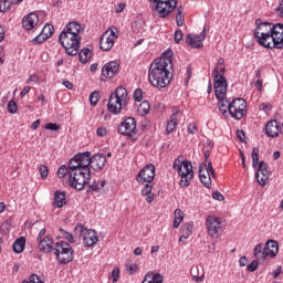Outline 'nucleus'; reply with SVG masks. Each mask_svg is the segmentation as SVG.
Wrapping results in <instances>:
<instances>
[{
    "label": "nucleus",
    "instance_id": "e433bc0d",
    "mask_svg": "<svg viewBox=\"0 0 283 283\" xmlns=\"http://www.w3.org/2000/svg\"><path fill=\"white\" fill-rule=\"evenodd\" d=\"M41 33L45 35V39H50V36H52V34H54V25L45 24L44 28L42 29Z\"/></svg>",
    "mask_w": 283,
    "mask_h": 283
},
{
    "label": "nucleus",
    "instance_id": "603ef678",
    "mask_svg": "<svg viewBox=\"0 0 283 283\" xmlns=\"http://www.w3.org/2000/svg\"><path fill=\"white\" fill-rule=\"evenodd\" d=\"M86 191L87 193H91V191H101V186H98L96 181H93V184L88 186V189Z\"/></svg>",
    "mask_w": 283,
    "mask_h": 283
},
{
    "label": "nucleus",
    "instance_id": "052dcab7",
    "mask_svg": "<svg viewBox=\"0 0 283 283\" xmlns=\"http://www.w3.org/2000/svg\"><path fill=\"white\" fill-rule=\"evenodd\" d=\"M6 10H10V4H8V0H3L0 2V12H6Z\"/></svg>",
    "mask_w": 283,
    "mask_h": 283
},
{
    "label": "nucleus",
    "instance_id": "e2e57ef3",
    "mask_svg": "<svg viewBox=\"0 0 283 283\" xmlns=\"http://www.w3.org/2000/svg\"><path fill=\"white\" fill-rule=\"evenodd\" d=\"M97 136L103 138V136H107V128L106 127H99L96 130Z\"/></svg>",
    "mask_w": 283,
    "mask_h": 283
},
{
    "label": "nucleus",
    "instance_id": "ddd939ff",
    "mask_svg": "<svg viewBox=\"0 0 283 283\" xmlns=\"http://www.w3.org/2000/svg\"><path fill=\"white\" fill-rule=\"evenodd\" d=\"M212 76L214 80V83H213L214 94L220 98L222 94H227V87H229V84L227 83V77L220 74V72L218 71V67H216L212 71Z\"/></svg>",
    "mask_w": 283,
    "mask_h": 283
},
{
    "label": "nucleus",
    "instance_id": "8fccbe9b",
    "mask_svg": "<svg viewBox=\"0 0 283 283\" xmlns=\"http://www.w3.org/2000/svg\"><path fill=\"white\" fill-rule=\"evenodd\" d=\"M44 129H49L51 132H59L61 129V126L54 123H49L44 126Z\"/></svg>",
    "mask_w": 283,
    "mask_h": 283
},
{
    "label": "nucleus",
    "instance_id": "a211bd4d",
    "mask_svg": "<svg viewBox=\"0 0 283 283\" xmlns=\"http://www.w3.org/2000/svg\"><path fill=\"white\" fill-rule=\"evenodd\" d=\"M179 116H182V113L180 112V107L174 106L170 120H168L166 125V136H169V134H174V132H176Z\"/></svg>",
    "mask_w": 283,
    "mask_h": 283
},
{
    "label": "nucleus",
    "instance_id": "0eeeda50",
    "mask_svg": "<svg viewBox=\"0 0 283 283\" xmlns=\"http://www.w3.org/2000/svg\"><path fill=\"white\" fill-rule=\"evenodd\" d=\"M174 169H177L178 176H180V187H189L193 179V166L189 160H175L172 164Z\"/></svg>",
    "mask_w": 283,
    "mask_h": 283
},
{
    "label": "nucleus",
    "instance_id": "4c0bfd02",
    "mask_svg": "<svg viewBox=\"0 0 283 283\" xmlns=\"http://www.w3.org/2000/svg\"><path fill=\"white\" fill-rule=\"evenodd\" d=\"M60 233H61L62 238H64V240H67V242H70L71 244H74V242H76L74 240V234L63 230V228H60Z\"/></svg>",
    "mask_w": 283,
    "mask_h": 283
},
{
    "label": "nucleus",
    "instance_id": "a878e982",
    "mask_svg": "<svg viewBox=\"0 0 283 283\" xmlns=\"http://www.w3.org/2000/svg\"><path fill=\"white\" fill-rule=\"evenodd\" d=\"M205 169H207V164H201L199 166V179L200 182L203 184V187H206L207 189L211 188V175H209V171H205Z\"/></svg>",
    "mask_w": 283,
    "mask_h": 283
},
{
    "label": "nucleus",
    "instance_id": "f3484780",
    "mask_svg": "<svg viewBox=\"0 0 283 283\" xmlns=\"http://www.w3.org/2000/svg\"><path fill=\"white\" fill-rule=\"evenodd\" d=\"M118 134L122 136H132L136 132V118L127 117L122 122L117 128Z\"/></svg>",
    "mask_w": 283,
    "mask_h": 283
},
{
    "label": "nucleus",
    "instance_id": "393cba45",
    "mask_svg": "<svg viewBox=\"0 0 283 283\" xmlns=\"http://www.w3.org/2000/svg\"><path fill=\"white\" fill-rule=\"evenodd\" d=\"M265 134L269 138H277L280 136V123L273 119L266 123Z\"/></svg>",
    "mask_w": 283,
    "mask_h": 283
},
{
    "label": "nucleus",
    "instance_id": "7ed1b4c3",
    "mask_svg": "<svg viewBox=\"0 0 283 283\" xmlns=\"http://www.w3.org/2000/svg\"><path fill=\"white\" fill-rule=\"evenodd\" d=\"M127 88L118 86L113 93H111L107 109L111 114L118 115L123 112V108L127 106Z\"/></svg>",
    "mask_w": 283,
    "mask_h": 283
},
{
    "label": "nucleus",
    "instance_id": "338daca9",
    "mask_svg": "<svg viewBox=\"0 0 283 283\" xmlns=\"http://www.w3.org/2000/svg\"><path fill=\"white\" fill-rule=\"evenodd\" d=\"M260 109H263V112H271L272 106L271 104L262 103L260 104Z\"/></svg>",
    "mask_w": 283,
    "mask_h": 283
},
{
    "label": "nucleus",
    "instance_id": "4d7b16f0",
    "mask_svg": "<svg viewBox=\"0 0 283 283\" xmlns=\"http://www.w3.org/2000/svg\"><path fill=\"white\" fill-rule=\"evenodd\" d=\"M57 176H59V178H65V176H67V167L61 166L57 169Z\"/></svg>",
    "mask_w": 283,
    "mask_h": 283
},
{
    "label": "nucleus",
    "instance_id": "6ab92c4d",
    "mask_svg": "<svg viewBox=\"0 0 283 283\" xmlns=\"http://www.w3.org/2000/svg\"><path fill=\"white\" fill-rule=\"evenodd\" d=\"M75 160H78L80 169H84L85 171H91L92 166V153L84 151L75 155Z\"/></svg>",
    "mask_w": 283,
    "mask_h": 283
},
{
    "label": "nucleus",
    "instance_id": "c85d7f7f",
    "mask_svg": "<svg viewBox=\"0 0 283 283\" xmlns=\"http://www.w3.org/2000/svg\"><path fill=\"white\" fill-rule=\"evenodd\" d=\"M13 253H23L25 251V237L18 238L12 244Z\"/></svg>",
    "mask_w": 283,
    "mask_h": 283
},
{
    "label": "nucleus",
    "instance_id": "6e6552de",
    "mask_svg": "<svg viewBox=\"0 0 283 283\" xmlns=\"http://www.w3.org/2000/svg\"><path fill=\"white\" fill-rule=\"evenodd\" d=\"M53 251L60 264H70L74 261V249L65 241L56 242Z\"/></svg>",
    "mask_w": 283,
    "mask_h": 283
},
{
    "label": "nucleus",
    "instance_id": "79ce46f5",
    "mask_svg": "<svg viewBox=\"0 0 283 283\" xmlns=\"http://www.w3.org/2000/svg\"><path fill=\"white\" fill-rule=\"evenodd\" d=\"M44 41H48V38H45V35L41 32L32 40V43L33 45H41V43H44Z\"/></svg>",
    "mask_w": 283,
    "mask_h": 283
},
{
    "label": "nucleus",
    "instance_id": "a19ab883",
    "mask_svg": "<svg viewBox=\"0 0 283 283\" xmlns=\"http://www.w3.org/2000/svg\"><path fill=\"white\" fill-rule=\"evenodd\" d=\"M98 96H101V92L94 91V92L90 95V104L93 105V106L98 105Z\"/></svg>",
    "mask_w": 283,
    "mask_h": 283
},
{
    "label": "nucleus",
    "instance_id": "13d9d810",
    "mask_svg": "<svg viewBox=\"0 0 283 283\" xmlns=\"http://www.w3.org/2000/svg\"><path fill=\"white\" fill-rule=\"evenodd\" d=\"M126 271H128L129 275H134V273H136V271H138V265H136V264H128L126 266Z\"/></svg>",
    "mask_w": 283,
    "mask_h": 283
},
{
    "label": "nucleus",
    "instance_id": "39448f33",
    "mask_svg": "<svg viewBox=\"0 0 283 283\" xmlns=\"http://www.w3.org/2000/svg\"><path fill=\"white\" fill-rule=\"evenodd\" d=\"M255 25L254 39H256L259 45H262L263 48H271L270 40L273 22H262V19H256Z\"/></svg>",
    "mask_w": 283,
    "mask_h": 283
},
{
    "label": "nucleus",
    "instance_id": "9d476101",
    "mask_svg": "<svg viewBox=\"0 0 283 283\" xmlns=\"http://www.w3.org/2000/svg\"><path fill=\"white\" fill-rule=\"evenodd\" d=\"M75 238H82L84 247H94L98 242L96 230H87L83 224H77L74 228Z\"/></svg>",
    "mask_w": 283,
    "mask_h": 283
},
{
    "label": "nucleus",
    "instance_id": "864d4df0",
    "mask_svg": "<svg viewBox=\"0 0 283 283\" xmlns=\"http://www.w3.org/2000/svg\"><path fill=\"white\" fill-rule=\"evenodd\" d=\"M174 41L177 44L180 43V41H182V31L180 29L175 31Z\"/></svg>",
    "mask_w": 283,
    "mask_h": 283
},
{
    "label": "nucleus",
    "instance_id": "7c9ffc66",
    "mask_svg": "<svg viewBox=\"0 0 283 283\" xmlns=\"http://www.w3.org/2000/svg\"><path fill=\"white\" fill-rule=\"evenodd\" d=\"M90 59H92V50L87 48L81 49L78 52L80 63H83V64L88 63Z\"/></svg>",
    "mask_w": 283,
    "mask_h": 283
},
{
    "label": "nucleus",
    "instance_id": "58836bf2",
    "mask_svg": "<svg viewBox=\"0 0 283 283\" xmlns=\"http://www.w3.org/2000/svg\"><path fill=\"white\" fill-rule=\"evenodd\" d=\"M1 235H8L10 233V221L6 220L0 226Z\"/></svg>",
    "mask_w": 283,
    "mask_h": 283
},
{
    "label": "nucleus",
    "instance_id": "69168bd1",
    "mask_svg": "<svg viewBox=\"0 0 283 283\" xmlns=\"http://www.w3.org/2000/svg\"><path fill=\"white\" fill-rule=\"evenodd\" d=\"M186 74H187V77H186V85H188V84H189V81L191 80V64H188Z\"/></svg>",
    "mask_w": 283,
    "mask_h": 283
},
{
    "label": "nucleus",
    "instance_id": "680f3d73",
    "mask_svg": "<svg viewBox=\"0 0 283 283\" xmlns=\"http://www.w3.org/2000/svg\"><path fill=\"white\" fill-rule=\"evenodd\" d=\"M197 130H198V127L196 126L195 123H191L188 125V128H187L188 134L193 135L196 134Z\"/></svg>",
    "mask_w": 283,
    "mask_h": 283
},
{
    "label": "nucleus",
    "instance_id": "dca6fc26",
    "mask_svg": "<svg viewBox=\"0 0 283 283\" xmlns=\"http://www.w3.org/2000/svg\"><path fill=\"white\" fill-rule=\"evenodd\" d=\"M207 39V27L203 28L202 32L198 35H192L191 33L186 35V43L190 45V48L200 50L203 48L202 42Z\"/></svg>",
    "mask_w": 283,
    "mask_h": 283
},
{
    "label": "nucleus",
    "instance_id": "f03ea898",
    "mask_svg": "<svg viewBox=\"0 0 283 283\" xmlns=\"http://www.w3.org/2000/svg\"><path fill=\"white\" fill-rule=\"evenodd\" d=\"M83 27L76 21L69 22L60 33L59 43L69 56H76L81 50V31Z\"/></svg>",
    "mask_w": 283,
    "mask_h": 283
},
{
    "label": "nucleus",
    "instance_id": "0e129e2a",
    "mask_svg": "<svg viewBox=\"0 0 283 283\" xmlns=\"http://www.w3.org/2000/svg\"><path fill=\"white\" fill-rule=\"evenodd\" d=\"M28 283H43V281H41V279L39 277V275L32 274V275L30 276V282H28Z\"/></svg>",
    "mask_w": 283,
    "mask_h": 283
},
{
    "label": "nucleus",
    "instance_id": "4468645a",
    "mask_svg": "<svg viewBox=\"0 0 283 283\" xmlns=\"http://www.w3.org/2000/svg\"><path fill=\"white\" fill-rule=\"evenodd\" d=\"M154 178H156V166L148 164L139 170L136 180L137 182H154Z\"/></svg>",
    "mask_w": 283,
    "mask_h": 283
},
{
    "label": "nucleus",
    "instance_id": "b1692460",
    "mask_svg": "<svg viewBox=\"0 0 283 283\" xmlns=\"http://www.w3.org/2000/svg\"><path fill=\"white\" fill-rule=\"evenodd\" d=\"M280 251V243L275 240H268L264 244V255L275 258Z\"/></svg>",
    "mask_w": 283,
    "mask_h": 283
},
{
    "label": "nucleus",
    "instance_id": "49530a36",
    "mask_svg": "<svg viewBox=\"0 0 283 283\" xmlns=\"http://www.w3.org/2000/svg\"><path fill=\"white\" fill-rule=\"evenodd\" d=\"M134 101H136V103H140V101H143V90L142 88L135 90Z\"/></svg>",
    "mask_w": 283,
    "mask_h": 283
},
{
    "label": "nucleus",
    "instance_id": "bf43d9fd",
    "mask_svg": "<svg viewBox=\"0 0 283 283\" xmlns=\"http://www.w3.org/2000/svg\"><path fill=\"white\" fill-rule=\"evenodd\" d=\"M213 200H218L219 202L224 201V195H221L220 191L212 192Z\"/></svg>",
    "mask_w": 283,
    "mask_h": 283
},
{
    "label": "nucleus",
    "instance_id": "2f4dec72",
    "mask_svg": "<svg viewBox=\"0 0 283 283\" xmlns=\"http://www.w3.org/2000/svg\"><path fill=\"white\" fill-rule=\"evenodd\" d=\"M174 229H178V227H180V224L182 223V221L185 220V212H182V210L180 209H176L174 212Z\"/></svg>",
    "mask_w": 283,
    "mask_h": 283
},
{
    "label": "nucleus",
    "instance_id": "09e8293b",
    "mask_svg": "<svg viewBox=\"0 0 283 283\" xmlns=\"http://www.w3.org/2000/svg\"><path fill=\"white\" fill-rule=\"evenodd\" d=\"M259 262L258 260L252 261L250 264H248V271L250 273H254V271H258Z\"/></svg>",
    "mask_w": 283,
    "mask_h": 283
},
{
    "label": "nucleus",
    "instance_id": "a18cd8bd",
    "mask_svg": "<svg viewBox=\"0 0 283 283\" xmlns=\"http://www.w3.org/2000/svg\"><path fill=\"white\" fill-rule=\"evenodd\" d=\"M150 182L146 184L144 188L142 189V196H149L151 195V189H154V186L149 185Z\"/></svg>",
    "mask_w": 283,
    "mask_h": 283
},
{
    "label": "nucleus",
    "instance_id": "cd10ccee",
    "mask_svg": "<svg viewBox=\"0 0 283 283\" xmlns=\"http://www.w3.org/2000/svg\"><path fill=\"white\" fill-rule=\"evenodd\" d=\"M67 205V192L56 190L54 192V202L53 207L61 209Z\"/></svg>",
    "mask_w": 283,
    "mask_h": 283
},
{
    "label": "nucleus",
    "instance_id": "473e14b6",
    "mask_svg": "<svg viewBox=\"0 0 283 283\" xmlns=\"http://www.w3.org/2000/svg\"><path fill=\"white\" fill-rule=\"evenodd\" d=\"M181 233L186 235V238H189L191 233H193V223L191 222H186L181 226Z\"/></svg>",
    "mask_w": 283,
    "mask_h": 283
},
{
    "label": "nucleus",
    "instance_id": "5701e85b",
    "mask_svg": "<svg viewBox=\"0 0 283 283\" xmlns=\"http://www.w3.org/2000/svg\"><path fill=\"white\" fill-rule=\"evenodd\" d=\"M36 23H39V15L34 12L24 15V18L22 19V27L24 28V30L28 31L34 30Z\"/></svg>",
    "mask_w": 283,
    "mask_h": 283
},
{
    "label": "nucleus",
    "instance_id": "f257e3e1",
    "mask_svg": "<svg viewBox=\"0 0 283 283\" xmlns=\"http://www.w3.org/2000/svg\"><path fill=\"white\" fill-rule=\"evenodd\" d=\"M174 51L171 49L166 50L159 59H156L149 66L148 78L153 87L157 90H164L167 87L174 78V73L169 70H174Z\"/></svg>",
    "mask_w": 283,
    "mask_h": 283
},
{
    "label": "nucleus",
    "instance_id": "ea45409f",
    "mask_svg": "<svg viewBox=\"0 0 283 283\" xmlns=\"http://www.w3.org/2000/svg\"><path fill=\"white\" fill-rule=\"evenodd\" d=\"M75 169H81L76 155L69 163V171H75Z\"/></svg>",
    "mask_w": 283,
    "mask_h": 283
},
{
    "label": "nucleus",
    "instance_id": "2eb2a0df",
    "mask_svg": "<svg viewBox=\"0 0 283 283\" xmlns=\"http://www.w3.org/2000/svg\"><path fill=\"white\" fill-rule=\"evenodd\" d=\"M258 170L255 172V179L261 185V187H266V184L269 182V178L271 176V172L269 171V165L264 161H259L256 164Z\"/></svg>",
    "mask_w": 283,
    "mask_h": 283
},
{
    "label": "nucleus",
    "instance_id": "423d86ee",
    "mask_svg": "<svg viewBox=\"0 0 283 283\" xmlns=\"http://www.w3.org/2000/svg\"><path fill=\"white\" fill-rule=\"evenodd\" d=\"M149 2L150 9L159 19H167L178 6V0H149Z\"/></svg>",
    "mask_w": 283,
    "mask_h": 283
},
{
    "label": "nucleus",
    "instance_id": "c03bdc74",
    "mask_svg": "<svg viewBox=\"0 0 283 283\" xmlns=\"http://www.w3.org/2000/svg\"><path fill=\"white\" fill-rule=\"evenodd\" d=\"M38 169H39V171H40L41 178H48V176H49V174H50V170L48 169V166H45V165H40Z\"/></svg>",
    "mask_w": 283,
    "mask_h": 283
},
{
    "label": "nucleus",
    "instance_id": "bb28decb",
    "mask_svg": "<svg viewBox=\"0 0 283 283\" xmlns=\"http://www.w3.org/2000/svg\"><path fill=\"white\" fill-rule=\"evenodd\" d=\"M99 48L103 52H109L114 48V38H112L107 32L103 33L99 39Z\"/></svg>",
    "mask_w": 283,
    "mask_h": 283
},
{
    "label": "nucleus",
    "instance_id": "72a5a7b5",
    "mask_svg": "<svg viewBox=\"0 0 283 283\" xmlns=\"http://www.w3.org/2000/svg\"><path fill=\"white\" fill-rule=\"evenodd\" d=\"M176 23L178 28H182V25H185V14H182V6H179L177 8Z\"/></svg>",
    "mask_w": 283,
    "mask_h": 283
},
{
    "label": "nucleus",
    "instance_id": "774afa93",
    "mask_svg": "<svg viewBox=\"0 0 283 283\" xmlns=\"http://www.w3.org/2000/svg\"><path fill=\"white\" fill-rule=\"evenodd\" d=\"M249 260L247 259V256H241L239 260V264L240 266H247Z\"/></svg>",
    "mask_w": 283,
    "mask_h": 283
},
{
    "label": "nucleus",
    "instance_id": "20e7f679",
    "mask_svg": "<svg viewBox=\"0 0 283 283\" xmlns=\"http://www.w3.org/2000/svg\"><path fill=\"white\" fill-rule=\"evenodd\" d=\"M69 185L77 191H83L86 185H90L92 180V170H85V168H77L75 170H69Z\"/></svg>",
    "mask_w": 283,
    "mask_h": 283
},
{
    "label": "nucleus",
    "instance_id": "5fc2aeb1",
    "mask_svg": "<svg viewBox=\"0 0 283 283\" xmlns=\"http://www.w3.org/2000/svg\"><path fill=\"white\" fill-rule=\"evenodd\" d=\"M237 137L241 143H247V134L242 129L237 130Z\"/></svg>",
    "mask_w": 283,
    "mask_h": 283
},
{
    "label": "nucleus",
    "instance_id": "1a4fd4ad",
    "mask_svg": "<svg viewBox=\"0 0 283 283\" xmlns=\"http://www.w3.org/2000/svg\"><path fill=\"white\" fill-rule=\"evenodd\" d=\"M228 112L235 120H242L247 114V101L242 97L234 98L229 103Z\"/></svg>",
    "mask_w": 283,
    "mask_h": 283
},
{
    "label": "nucleus",
    "instance_id": "6e6d98bb",
    "mask_svg": "<svg viewBox=\"0 0 283 283\" xmlns=\"http://www.w3.org/2000/svg\"><path fill=\"white\" fill-rule=\"evenodd\" d=\"M163 275L160 273L153 274L150 283H163Z\"/></svg>",
    "mask_w": 283,
    "mask_h": 283
},
{
    "label": "nucleus",
    "instance_id": "c756f323",
    "mask_svg": "<svg viewBox=\"0 0 283 283\" xmlns=\"http://www.w3.org/2000/svg\"><path fill=\"white\" fill-rule=\"evenodd\" d=\"M253 253H254V258L256 260H261V262H264L266 260V258H269V255L264 254V244L263 243L256 244V247L253 250Z\"/></svg>",
    "mask_w": 283,
    "mask_h": 283
},
{
    "label": "nucleus",
    "instance_id": "3c124183",
    "mask_svg": "<svg viewBox=\"0 0 283 283\" xmlns=\"http://www.w3.org/2000/svg\"><path fill=\"white\" fill-rule=\"evenodd\" d=\"M112 277H113V283L118 282V277H120V270L118 268L113 269Z\"/></svg>",
    "mask_w": 283,
    "mask_h": 283
},
{
    "label": "nucleus",
    "instance_id": "37998d69",
    "mask_svg": "<svg viewBox=\"0 0 283 283\" xmlns=\"http://www.w3.org/2000/svg\"><path fill=\"white\" fill-rule=\"evenodd\" d=\"M19 106H17V102L10 99L8 103V111L10 114H17Z\"/></svg>",
    "mask_w": 283,
    "mask_h": 283
},
{
    "label": "nucleus",
    "instance_id": "de8ad7c7",
    "mask_svg": "<svg viewBox=\"0 0 283 283\" xmlns=\"http://www.w3.org/2000/svg\"><path fill=\"white\" fill-rule=\"evenodd\" d=\"M216 98L219 101L218 105H229V99L227 98V94H222L220 96H216Z\"/></svg>",
    "mask_w": 283,
    "mask_h": 283
},
{
    "label": "nucleus",
    "instance_id": "c9c22d12",
    "mask_svg": "<svg viewBox=\"0 0 283 283\" xmlns=\"http://www.w3.org/2000/svg\"><path fill=\"white\" fill-rule=\"evenodd\" d=\"M149 109H150V106H149V102L147 101H143L138 106V112L144 116H147V114H149Z\"/></svg>",
    "mask_w": 283,
    "mask_h": 283
},
{
    "label": "nucleus",
    "instance_id": "9b49d317",
    "mask_svg": "<svg viewBox=\"0 0 283 283\" xmlns=\"http://www.w3.org/2000/svg\"><path fill=\"white\" fill-rule=\"evenodd\" d=\"M206 227L208 235L213 240H218V238H220V231H222V219L219 217L208 216Z\"/></svg>",
    "mask_w": 283,
    "mask_h": 283
},
{
    "label": "nucleus",
    "instance_id": "4be33fe9",
    "mask_svg": "<svg viewBox=\"0 0 283 283\" xmlns=\"http://www.w3.org/2000/svg\"><path fill=\"white\" fill-rule=\"evenodd\" d=\"M120 65L117 62H108L102 69V76L104 78H114L115 74H118Z\"/></svg>",
    "mask_w": 283,
    "mask_h": 283
},
{
    "label": "nucleus",
    "instance_id": "aec40b11",
    "mask_svg": "<svg viewBox=\"0 0 283 283\" xmlns=\"http://www.w3.org/2000/svg\"><path fill=\"white\" fill-rule=\"evenodd\" d=\"M38 242L42 253H52L56 247V243H54V239L51 235H46Z\"/></svg>",
    "mask_w": 283,
    "mask_h": 283
},
{
    "label": "nucleus",
    "instance_id": "f8f14e48",
    "mask_svg": "<svg viewBox=\"0 0 283 283\" xmlns=\"http://www.w3.org/2000/svg\"><path fill=\"white\" fill-rule=\"evenodd\" d=\"M283 24L282 23H272V29L270 33V42H271V48H268L269 50H280L282 48L283 43Z\"/></svg>",
    "mask_w": 283,
    "mask_h": 283
},
{
    "label": "nucleus",
    "instance_id": "412c9836",
    "mask_svg": "<svg viewBox=\"0 0 283 283\" xmlns=\"http://www.w3.org/2000/svg\"><path fill=\"white\" fill-rule=\"evenodd\" d=\"M105 163H107V158L103 154H95L91 157V169L94 171H103L105 168Z\"/></svg>",
    "mask_w": 283,
    "mask_h": 283
},
{
    "label": "nucleus",
    "instance_id": "f704fd0d",
    "mask_svg": "<svg viewBox=\"0 0 283 283\" xmlns=\"http://www.w3.org/2000/svg\"><path fill=\"white\" fill-rule=\"evenodd\" d=\"M260 164V148L254 147L252 149V167L255 168Z\"/></svg>",
    "mask_w": 283,
    "mask_h": 283
}]
</instances>
